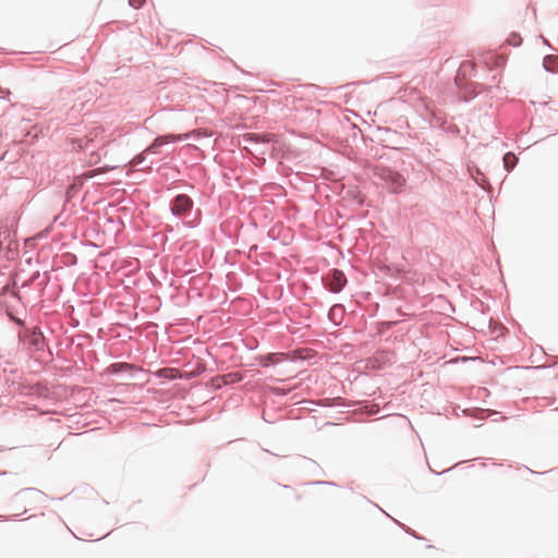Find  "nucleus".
<instances>
[{"mask_svg": "<svg viewBox=\"0 0 558 558\" xmlns=\"http://www.w3.org/2000/svg\"><path fill=\"white\" fill-rule=\"evenodd\" d=\"M193 201L185 194L178 195L170 205L171 213L174 217L180 219L183 225L194 228L195 217H193Z\"/></svg>", "mask_w": 558, "mask_h": 558, "instance_id": "obj_1", "label": "nucleus"}, {"mask_svg": "<svg viewBox=\"0 0 558 558\" xmlns=\"http://www.w3.org/2000/svg\"><path fill=\"white\" fill-rule=\"evenodd\" d=\"M374 175L381 180L392 193H400L405 185V178L387 167L377 166Z\"/></svg>", "mask_w": 558, "mask_h": 558, "instance_id": "obj_2", "label": "nucleus"}, {"mask_svg": "<svg viewBox=\"0 0 558 558\" xmlns=\"http://www.w3.org/2000/svg\"><path fill=\"white\" fill-rule=\"evenodd\" d=\"M270 142L269 135L266 134H256V133H246L242 137V143L244 148L250 151H256L259 154H264L266 146Z\"/></svg>", "mask_w": 558, "mask_h": 558, "instance_id": "obj_3", "label": "nucleus"}, {"mask_svg": "<svg viewBox=\"0 0 558 558\" xmlns=\"http://www.w3.org/2000/svg\"><path fill=\"white\" fill-rule=\"evenodd\" d=\"M194 133H184L179 135L168 134L158 136L154 140V142L145 149L144 153L147 154H157L159 151V148L166 144L185 141L190 138Z\"/></svg>", "mask_w": 558, "mask_h": 558, "instance_id": "obj_4", "label": "nucleus"}, {"mask_svg": "<svg viewBox=\"0 0 558 558\" xmlns=\"http://www.w3.org/2000/svg\"><path fill=\"white\" fill-rule=\"evenodd\" d=\"M20 339L28 345L29 350L39 351L44 350L45 341L43 332L39 328L33 330H26L20 333Z\"/></svg>", "mask_w": 558, "mask_h": 558, "instance_id": "obj_5", "label": "nucleus"}, {"mask_svg": "<svg viewBox=\"0 0 558 558\" xmlns=\"http://www.w3.org/2000/svg\"><path fill=\"white\" fill-rule=\"evenodd\" d=\"M325 284L327 288L333 292L338 293L340 292L347 284V277L345 275L338 269H332L325 278H324Z\"/></svg>", "mask_w": 558, "mask_h": 558, "instance_id": "obj_6", "label": "nucleus"}, {"mask_svg": "<svg viewBox=\"0 0 558 558\" xmlns=\"http://www.w3.org/2000/svg\"><path fill=\"white\" fill-rule=\"evenodd\" d=\"M543 65L548 72L558 71V59L555 56H546L543 60Z\"/></svg>", "mask_w": 558, "mask_h": 558, "instance_id": "obj_7", "label": "nucleus"}, {"mask_svg": "<svg viewBox=\"0 0 558 558\" xmlns=\"http://www.w3.org/2000/svg\"><path fill=\"white\" fill-rule=\"evenodd\" d=\"M517 162H518V158L515 157V155L513 153H507L504 156V165H505V168H506V170L508 172L513 170V168L515 167Z\"/></svg>", "mask_w": 558, "mask_h": 558, "instance_id": "obj_8", "label": "nucleus"}, {"mask_svg": "<svg viewBox=\"0 0 558 558\" xmlns=\"http://www.w3.org/2000/svg\"><path fill=\"white\" fill-rule=\"evenodd\" d=\"M521 37L517 34H512L509 39H508V43L513 46V47H517V46H520L521 45Z\"/></svg>", "mask_w": 558, "mask_h": 558, "instance_id": "obj_9", "label": "nucleus"}, {"mask_svg": "<svg viewBox=\"0 0 558 558\" xmlns=\"http://www.w3.org/2000/svg\"><path fill=\"white\" fill-rule=\"evenodd\" d=\"M144 159H145L144 155L141 154V155H137L136 157H134L133 160L131 161V163L133 167H136V166H140L144 161Z\"/></svg>", "mask_w": 558, "mask_h": 558, "instance_id": "obj_10", "label": "nucleus"}, {"mask_svg": "<svg viewBox=\"0 0 558 558\" xmlns=\"http://www.w3.org/2000/svg\"><path fill=\"white\" fill-rule=\"evenodd\" d=\"M145 0H129L131 7L138 9L142 7Z\"/></svg>", "mask_w": 558, "mask_h": 558, "instance_id": "obj_11", "label": "nucleus"}, {"mask_svg": "<svg viewBox=\"0 0 558 558\" xmlns=\"http://www.w3.org/2000/svg\"><path fill=\"white\" fill-rule=\"evenodd\" d=\"M343 308L341 305H333L329 312V316L335 315V313H342Z\"/></svg>", "mask_w": 558, "mask_h": 558, "instance_id": "obj_12", "label": "nucleus"}]
</instances>
